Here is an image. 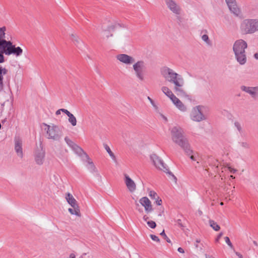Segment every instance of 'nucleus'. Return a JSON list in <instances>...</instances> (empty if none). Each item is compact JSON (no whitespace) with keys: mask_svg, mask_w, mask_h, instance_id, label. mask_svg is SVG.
<instances>
[{"mask_svg":"<svg viewBox=\"0 0 258 258\" xmlns=\"http://www.w3.org/2000/svg\"><path fill=\"white\" fill-rule=\"evenodd\" d=\"M171 134L173 142L180 146L186 155H190L192 153L188 141L183 135L182 128L178 126H174L171 130Z\"/></svg>","mask_w":258,"mask_h":258,"instance_id":"nucleus-1","label":"nucleus"},{"mask_svg":"<svg viewBox=\"0 0 258 258\" xmlns=\"http://www.w3.org/2000/svg\"><path fill=\"white\" fill-rule=\"evenodd\" d=\"M247 48V44L243 39L236 40L233 45V51L235 58L240 65H244L247 61L245 49Z\"/></svg>","mask_w":258,"mask_h":258,"instance_id":"nucleus-2","label":"nucleus"},{"mask_svg":"<svg viewBox=\"0 0 258 258\" xmlns=\"http://www.w3.org/2000/svg\"><path fill=\"white\" fill-rule=\"evenodd\" d=\"M22 53L23 50L20 47H16L11 41H9L8 43L0 48V63L5 61L4 54L7 55L14 54L18 56L21 55Z\"/></svg>","mask_w":258,"mask_h":258,"instance_id":"nucleus-3","label":"nucleus"},{"mask_svg":"<svg viewBox=\"0 0 258 258\" xmlns=\"http://www.w3.org/2000/svg\"><path fill=\"white\" fill-rule=\"evenodd\" d=\"M240 28L244 34L253 33L258 31V19H245L240 24Z\"/></svg>","mask_w":258,"mask_h":258,"instance_id":"nucleus-4","label":"nucleus"},{"mask_svg":"<svg viewBox=\"0 0 258 258\" xmlns=\"http://www.w3.org/2000/svg\"><path fill=\"white\" fill-rule=\"evenodd\" d=\"M169 83L174 85V91L178 96L185 95L186 92L183 89L184 81L180 75L177 74V76L174 77Z\"/></svg>","mask_w":258,"mask_h":258,"instance_id":"nucleus-5","label":"nucleus"},{"mask_svg":"<svg viewBox=\"0 0 258 258\" xmlns=\"http://www.w3.org/2000/svg\"><path fill=\"white\" fill-rule=\"evenodd\" d=\"M150 158L152 161L154 165L157 168L162 170L164 172H166V173L171 175L173 177L174 181H176V177L172 173V172L169 170V169L168 168L166 165L159 156H158L155 154H153L150 156Z\"/></svg>","mask_w":258,"mask_h":258,"instance_id":"nucleus-6","label":"nucleus"},{"mask_svg":"<svg viewBox=\"0 0 258 258\" xmlns=\"http://www.w3.org/2000/svg\"><path fill=\"white\" fill-rule=\"evenodd\" d=\"M47 126L46 133L48 139H52L55 141H58L62 136V132L58 126L56 125L50 126L45 124Z\"/></svg>","mask_w":258,"mask_h":258,"instance_id":"nucleus-7","label":"nucleus"},{"mask_svg":"<svg viewBox=\"0 0 258 258\" xmlns=\"http://www.w3.org/2000/svg\"><path fill=\"white\" fill-rule=\"evenodd\" d=\"M133 67L136 77L140 81H143L144 79V73L146 69L144 61L143 60L138 61L134 63Z\"/></svg>","mask_w":258,"mask_h":258,"instance_id":"nucleus-8","label":"nucleus"},{"mask_svg":"<svg viewBox=\"0 0 258 258\" xmlns=\"http://www.w3.org/2000/svg\"><path fill=\"white\" fill-rule=\"evenodd\" d=\"M202 107L201 106H197L192 109L190 114V117L192 120L200 122L206 119L202 112Z\"/></svg>","mask_w":258,"mask_h":258,"instance_id":"nucleus-9","label":"nucleus"},{"mask_svg":"<svg viewBox=\"0 0 258 258\" xmlns=\"http://www.w3.org/2000/svg\"><path fill=\"white\" fill-rule=\"evenodd\" d=\"M161 74L163 77L168 82H170L174 77L177 76V74L172 69L164 67L161 69Z\"/></svg>","mask_w":258,"mask_h":258,"instance_id":"nucleus-10","label":"nucleus"},{"mask_svg":"<svg viewBox=\"0 0 258 258\" xmlns=\"http://www.w3.org/2000/svg\"><path fill=\"white\" fill-rule=\"evenodd\" d=\"M167 8L176 15H179L181 12V9L179 5L174 0H165Z\"/></svg>","mask_w":258,"mask_h":258,"instance_id":"nucleus-11","label":"nucleus"},{"mask_svg":"<svg viewBox=\"0 0 258 258\" xmlns=\"http://www.w3.org/2000/svg\"><path fill=\"white\" fill-rule=\"evenodd\" d=\"M225 2L231 13L236 17L240 16L241 10L238 7L236 0H225Z\"/></svg>","mask_w":258,"mask_h":258,"instance_id":"nucleus-12","label":"nucleus"},{"mask_svg":"<svg viewBox=\"0 0 258 258\" xmlns=\"http://www.w3.org/2000/svg\"><path fill=\"white\" fill-rule=\"evenodd\" d=\"M240 89L250 95L253 99H258V86L255 87H249L241 86Z\"/></svg>","mask_w":258,"mask_h":258,"instance_id":"nucleus-13","label":"nucleus"},{"mask_svg":"<svg viewBox=\"0 0 258 258\" xmlns=\"http://www.w3.org/2000/svg\"><path fill=\"white\" fill-rule=\"evenodd\" d=\"M116 57L119 61L127 65H130L135 62V59L133 57L126 54H118Z\"/></svg>","mask_w":258,"mask_h":258,"instance_id":"nucleus-14","label":"nucleus"},{"mask_svg":"<svg viewBox=\"0 0 258 258\" xmlns=\"http://www.w3.org/2000/svg\"><path fill=\"white\" fill-rule=\"evenodd\" d=\"M124 182L127 188L131 192H134L136 189V184L130 176L126 174H124Z\"/></svg>","mask_w":258,"mask_h":258,"instance_id":"nucleus-15","label":"nucleus"},{"mask_svg":"<svg viewBox=\"0 0 258 258\" xmlns=\"http://www.w3.org/2000/svg\"><path fill=\"white\" fill-rule=\"evenodd\" d=\"M139 202L143 207H144L145 211L147 213H149L153 211L151 202L147 197H144L142 198L140 200Z\"/></svg>","mask_w":258,"mask_h":258,"instance_id":"nucleus-16","label":"nucleus"},{"mask_svg":"<svg viewBox=\"0 0 258 258\" xmlns=\"http://www.w3.org/2000/svg\"><path fill=\"white\" fill-rule=\"evenodd\" d=\"M45 157V151L42 148L40 149H37L35 153V161L38 165H42L44 161Z\"/></svg>","mask_w":258,"mask_h":258,"instance_id":"nucleus-17","label":"nucleus"},{"mask_svg":"<svg viewBox=\"0 0 258 258\" xmlns=\"http://www.w3.org/2000/svg\"><path fill=\"white\" fill-rule=\"evenodd\" d=\"M15 150L18 156L21 158L23 157L22 141L21 139L16 137L15 138Z\"/></svg>","mask_w":258,"mask_h":258,"instance_id":"nucleus-18","label":"nucleus"},{"mask_svg":"<svg viewBox=\"0 0 258 258\" xmlns=\"http://www.w3.org/2000/svg\"><path fill=\"white\" fill-rule=\"evenodd\" d=\"M71 40L74 44L79 49H81L84 45L83 42L79 37L75 34L72 33L70 35Z\"/></svg>","mask_w":258,"mask_h":258,"instance_id":"nucleus-19","label":"nucleus"},{"mask_svg":"<svg viewBox=\"0 0 258 258\" xmlns=\"http://www.w3.org/2000/svg\"><path fill=\"white\" fill-rule=\"evenodd\" d=\"M66 199L67 202L72 207L77 208L79 207L77 202L74 197L70 193L68 192L66 194Z\"/></svg>","mask_w":258,"mask_h":258,"instance_id":"nucleus-20","label":"nucleus"},{"mask_svg":"<svg viewBox=\"0 0 258 258\" xmlns=\"http://www.w3.org/2000/svg\"><path fill=\"white\" fill-rule=\"evenodd\" d=\"M6 30V28L5 27H3L0 28V48L3 46L5 44L8 42L9 41H7L5 38V31Z\"/></svg>","mask_w":258,"mask_h":258,"instance_id":"nucleus-21","label":"nucleus"},{"mask_svg":"<svg viewBox=\"0 0 258 258\" xmlns=\"http://www.w3.org/2000/svg\"><path fill=\"white\" fill-rule=\"evenodd\" d=\"M8 70L0 66V91L4 88V76L8 73Z\"/></svg>","mask_w":258,"mask_h":258,"instance_id":"nucleus-22","label":"nucleus"},{"mask_svg":"<svg viewBox=\"0 0 258 258\" xmlns=\"http://www.w3.org/2000/svg\"><path fill=\"white\" fill-rule=\"evenodd\" d=\"M72 149L79 156H83V155H84L86 159H88V155L77 144H76Z\"/></svg>","mask_w":258,"mask_h":258,"instance_id":"nucleus-23","label":"nucleus"},{"mask_svg":"<svg viewBox=\"0 0 258 258\" xmlns=\"http://www.w3.org/2000/svg\"><path fill=\"white\" fill-rule=\"evenodd\" d=\"M72 149L79 156H83V155H84L86 159H88V155L77 144H76Z\"/></svg>","mask_w":258,"mask_h":258,"instance_id":"nucleus-24","label":"nucleus"},{"mask_svg":"<svg viewBox=\"0 0 258 258\" xmlns=\"http://www.w3.org/2000/svg\"><path fill=\"white\" fill-rule=\"evenodd\" d=\"M176 22L178 25L182 28L185 29L187 28V25L185 23L184 19L179 15H176Z\"/></svg>","mask_w":258,"mask_h":258,"instance_id":"nucleus-25","label":"nucleus"},{"mask_svg":"<svg viewBox=\"0 0 258 258\" xmlns=\"http://www.w3.org/2000/svg\"><path fill=\"white\" fill-rule=\"evenodd\" d=\"M86 161L88 163V166L87 167L88 169L89 170V171L91 172H97L96 168L94 165L92 161H91V159H90L89 157L88 156V159H86Z\"/></svg>","mask_w":258,"mask_h":258,"instance_id":"nucleus-26","label":"nucleus"},{"mask_svg":"<svg viewBox=\"0 0 258 258\" xmlns=\"http://www.w3.org/2000/svg\"><path fill=\"white\" fill-rule=\"evenodd\" d=\"M161 90L163 93L165 94L167 97L170 98L173 93L166 86H163L161 88Z\"/></svg>","mask_w":258,"mask_h":258,"instance_id":"nucleus-27","label":"nucleus"},{"mask_svg":"<svg viewBox=\"0 0 258 258\" xmlns=\"http://www.w3.org/2000/svg\"><path fill=\"white\" fill-rule=\"evenodd\" d=\"M68 121L71 124V125L73 126H75L77 125V119L76 117L71 113L68 116Z\"/></svg>","mask_w":258,"mask_h":258,"instance_id":"nucleus-28","label":"nucleus"},{"mask_svg":"<svg viewBox=\"0 0 258 258\" xmlns=\"http://www.w3.org/2000/svg\"><path fill=\"white\" fill-rule=\"evenodd\" d=\"M73 209H72V208L69 209L68 210H69V212L72 215H75L77 216L80 217L81 213H80V211L79 207H77V208L76 209V207H73Z\"/></svg>","mask_w":258,"mask_h":258,"instance_id":"nucleus-29","label":"nucleus"},{"mask_svg":"<svg viewBox=\"0 0 258 258\" xmlns=\"http://www.w3.org/2000/svg\"><path fill=\"white\" fill-rule=\"evenodd\" d=\"M174 105L182 111H185L186 110V107L179 99V101L176 102Z\"/></svg>","mask_w":258,"mask_h":258,"instance_id":"nucleus-30","label":"nucleus"},{"mask_svg":"<svg viewBox=\"0 0 258 258\" xmlns=\"http://www.w3.org/2000/svg\"><path fill=\"white\" fill-rule=\"evenodd\" d=\"M209 224L210 226L216 231H219L220 229V226L214 220H210Z\"/></svg>","mask_w":258,"mask_h":258,"instance_id":"nucleus-31","label":"nucleus"},{"mask_svg":"<svg viewBox=\"0 0 258 258\" xmlns=\"http://www.w3.org/2000/svg\"><path fill=\"white\" fill-rule=\"evenodd\" d=\"M104 148L106 150V151L109 154V156L112 159V160H114V161H116V157H115V155H114L113 153L111 151L109 147L106 144H104Z\"/></svg>","mask_w":258,"mask_h":258,"instance_id":"nucleus-32","label":"nucleus"},{"mask_svg":"<svg viewBox=\"0 0 258 258\" xmlns=\"http://www.w3.org/2000/svg\"><path fill=\"white\" fill-rule=\"evenodd\" d=\"M64 141H66L67 145L71 148H72L76 144L73 141L70 140L68 137H65Z\"/></svg>","mask_w":258,"mask_h":258,"instance_id":"nucleus-33","label":"nucleus"},{"mask_svg":"<svg viewBox=\"0 0 258 258\" xmlns=\"http://www.w3.org/2000/svg\"><path fill=\"white\" fill-rule=\"evenodd\" d=\"M234 126L236 127L239 133H242V128L240 122L238 121H235Z\"/></svg>","mask_w":258,"mask_h":258,"instance_id":"nucleus-34","label":"nucleus"},{"mask_svg":"<svg viewBox=\"0 0 258 258\" xmlns=\"http://www.w3.org/2000/svg\"><path fill=\"white\" fill-rule=\"evenodd\" d=\"M117 26L121 27V25L119 24L111 25L110 26H109L107 27V29L106 30H104V31H114L115 30V28Z\"/></svg>","mask_w":258,"mask_h":258,"instance_id":"nucleus-35","label":"nucleus"},{"mask_svg":"<svg viewBox=\"0 0 258 258\" xmlns=\"http://www.w3.org/2000/svg\"><path fill=\"white\" fill-rule=\"evenodd\" d=\"M202 40L205 41L207 44L209 45L211 44V41L209 38V36L207 34H204L202 36Z\"/></svg>","mask_w":258,"mask_h":258,"instance_id":"nucleus-36","label":"nucleus"},{"mask_svg":"<svg viewBox=\"0 0 258 258\" xmlns=\"http://www.w3.org/2000/svg\"><path fill=\"white\" fill-rule=\"evenodd\" d=\"M239 144L244 149H249L250 148L249 144L247 142H239Z\"/></svg>","mask_w":258,"mask_h":258,"instance_id":"nucleus-37","label":"nucleus"},{"mask_svg":"<svg viewBox=\"0 0 258 258\" xmlns=\"http://www.w3.org/2000/svg\"><path fill=\"white\" fill-rule=\"evenodd\" d=\"M149 196L152 199H156V198H158V196L156 192H155L154 191H150L149 192Z\"/></svg>","mask_w":258,"mask_h":258,"instance_id":"nucleus-38","label":"nucleus"},{"mask_svg":"<svg viewBox=\"0 0 258 258\" xmlns=\"http://www.w3.org/2000/svg\"><path fill=\"white\" fill-rule=\"evenodd\" d=\"M224 239H225L226 243L228 245V246L231 248L233 249L234 248L233 245L232 244V243L231 242L229 238L228 237H227V236H226V237H224Z\"/></svg>","mask_w":258,"mask_h":258,"instance_id":"nucleus-39","label":"nucleus"},{"mask_svg":"<svg viewBox=\"0 0 258 258\" xmlns=\"http://www.w3.org/2000/svg\"><path fill=\"white\" fill-rule=\"evenodd\" d=\"M148 225L151 228L154 229L156 227V223L153 221H147Z\"/></svg>","mask_w":258,"mask_h":258,"instance_id":"nucleus-40","label":"nucleus"},{"mask_svg":"<svg viewBox=\"0 0 258 258\" xmlns=\"http://www.w3.org/2000/svg\"><path fill=\"white\" fill-rule=\"evenodd\" d=\"M160 235L161 236H162L166 240V241L168 243H171V240H170V239L167 236V235L165 234V231L164 230H163L162 231V232L160 233Z\"/></svg>","mask_w":258,"mask_h":258,"instance_id":"nucleus-41","label":"nucleus"},{"mask_svg":"<svg viewBox=\"0 0 258 258\" xmlns=\"http://www.w3.org/2000/svg\"><path fill=\"white\" fill-rule=\"evenodd\" d=\"M169 98L174 104H175L176 101H179V99L177 98L174 94H173Z\"/></svg>","mask_w":258,"mask_h":258,"instance_id":"nucleus-42","label":"nucleus"},{"mask_svg":"<svg viewBox=\"0 0 258 258\" xmlns=\"http://www.w3.org/2000/svg\"><path fill=\"white\" fill-rule=\"evenodd\" d=\"M169 98L174 104H175L176 101H179V99L177 98L174 94H173Z\"/></svg>","mask_w":258,"mask_h":258,"instance_id":"nucleus-43","label":"nucleus"},{"mask_svg":"<svg viewBox=\"0 0 258 258\" xmlns=\"http://www.w3.org/2000/svg\"><path fill=\"white\" fill-rule=\"evenodd\" d=\"M151 238L154 240V241H155L156 242H160V239L159 238H158V237H157V236H156L155 235H153V234H151L150 235Z\"/></svg>","mask_w":258,"mask_h":258,"instance_id":"nucleus-44","label":"nucleus"},{"mask_svg":"<svg viewBox=\"0 0 258 258\" xmlns=\"http://www.w3.org/2000/svg\"><path fill=\"white\" fill-rule=\"evenodd\" d=\"M176 222L177 225L181 227L182 229H183L185 227V226L182 223L181 220L180 219H178Z\"/></svg>","mask_w":258,"mask_h":258,"instance_id":"nucleus-45","label":"nucleus"},{"mask_svg":"<svg viewBox=\"0 0 258 258\" xmlns=\"http://www.w3.org/2000/svg\"><path fill=\"white\" fill-rule=\"evenodd\" d=\"M135 205H136V209L140 213H142L143 212V210L142 209L140 208V205L139 203H138L137 202H135Z\"/></svg>","mask_w":258,"mask_h":258,"instance_id":"nucleus-46","label":"nucleus"},{"mask_svg":"<svg viewBox=\"0 0 258 258\" xmlns=\"http://www.w3.org/2000/svg\"><path fill=\"white\" fill-rule=\"evenodd\" d=\"M135 205H136V209L140 213H142L143 212V210L142 209L140 208V205L139 203H138L137 202H135Z\"/></svg>","mask_w":258,"mask_h":258,"instance_id":"nucleus-47","label":"nucleus"},{"mask_svg":"<svg viewBox=\"0 0 258 258\" xmlns=\"http://www.w3.org/2000/svg\"><path fill=\"white\" fill-rule=\"evenodd\" d=\"M156 201H155V203H156V204L157 205H161L162 204V200L159 199V197H158V198H156V199H155Z\"/></svg>","mask_w":258,"mask_h":258,"instance_id":"nucleus-48","label":"nucleus"},{"mask_svg":"<svg viewBox=\"0 0 258 258\" xmlns=\"http://www.w3.org/2000/svg\"><path fill=\"white\" fill-rule=\"evenodd\" d=\"M223 235V233L222 232H220L218 235V236H217L216 239H215V241L216 242H218L220 239L221 238V237H222V236Z\"/></svg>","mask_w":258,"mask_h":258,"instance_id":"nucleus-49","label":"nucleus"},{"mask_svg":"<svg viewBox=\"0 0 258 258\" xmlns=\"http://www.w3.org/2000/svg\"><path fill=\"white\" fill-rule=\"evenodd\" d=\"M228 168L229 170V171L231 172V173H235L236 171H237V170L234 169V168H232L230 166H228Z\"/></svg>","mask_w":258,"mask_h":258,"instance_id":"nucleus-50","label":"nucleus"},{"mask_svg":"<svg viewBox=\"0 0 258 258\" xmlns=\"http://www.w3.org/2000/svg\"><path fill=\"white\" fill-rule=\"evenodd\" d=\"M62 112L64 113L68 116L71 113L67 109H63V108L62 109Z\"/></svg>","mask_w":258,"mask_h":258,"instance_id":"nucleus-51","label":"nucleus"},{"mask_svg":"<svg viewBox=\"0 0 258 258\" xmlns=\"http://www.w3.org/2000/svg\"><path fill=\"white\" fill-rule=\"evenodd\" d=\"M234 252H235V254H236V255H237L239 258H243V256H242V254H241L240 253H239V252H237V251H234Z\"/></svg>","mask_w":258,"mask_h":258,"instance_id":"nucleus-52","label":"nucleus"},{"mask_svg":"<svg viewBox=\"0 0 258 258\" xmlns=\"http://www.w3.org/2000/svg\"><path fill=\"white\" fill-rule=\"evenodd\" d=\"M143 218L145 221H146L147 222V221H148V220L149 219V218L148 216L145 215L143 216Z\"/></svg>","mask_w":258,"mask_h":258,"instance_id":"nucleus-53","label":"nucleus"},{"mask_svg":"<svg viewBox=\"0 0 258 258\" xmlns=\"http://www.w3.org/2000/svg\"><path fill=\"white\" fill-rule=\"evenodd\" d=\"M178 251L180 252V253H183L184 252V251L183 250V249L181 247H179L177 249Z\"/></svg>","mask_w":258,"mask_h":258,"instance_id":"nucleus-54","label":"nucleus"},{"mask_svg":"<svg viewBox=\"0 0 258 258\" xmlns=\"http://www.w3.org/2000/svg\"><path fill=\"white\" fill-rule=\"evenodd\" d=\"M61 111L62 112V109H59L58 110H57L56 112H55V114L56 115H59L60 114V112Z\"/></svg>","mask_w":258,"mask_h":258,"instance_id":"nucleus-55","label":"nucleus"},{"mask_svg":"<svg viewBox=\"0 0 258 258\" xmlns=\"http://www.w3.org/2000/svg\"><path fill=\"white\" fill-rule=\"evenodd\" d=\"M190 158L192 160H194V161H196L197 160V159L196 158V157H195V156L194 155H191L190 156Z\"/></svg>","mask_w":258,"mask_h":258,"instance_id":"nucleus-56","label":"nucleus"},{"mask_svg":"<svg viewBox=\"0 0 258 258\" xmlns=\"http://www.w3.org/2000/svg\"><path fill=\"white\" fill-rule=\"evenodd\" d=\"M253 56L255 59H258V53H254Z\"/></svg>","mask_w":258,"mask_h":258,"instance_id":"nucleus-57","label":"nucleus"},{"mask_svg":"<svg viewBox=\"0 0 258 258\" xmlns=\"http://www.w3.org/2000/svg\"><path fill=\"white\" fill-rule=\"evenodd\" d=\"M70 258H76V256L74 253H71L70 255Z\"/></svg>","mask_w":258,"mask_h":258,"instance_id":"nucleus-58","label":"nucleus"},{"mask_svg":"<svg viewBox=\"0 0 258 258\" xmlns=\"http://www.w3.org/2000/svg\"><path fill=\"white\" fill-rule=\"evenodd\" d=\"M205 255H206V258H215L212 255H208L207 254H206Z\"/></svg>","mask_w":258,"mask_h":258,"instance_id":"nucleus-59","label":"nucleus"},{"mask_svg":"<svg viewBox=\"0 0 258 258\" xmlns=\"http://www.w3.org/2000/svg\"><path fill=\"white\" fill-rule=\"evenodd\" d=\"M148 99L150 100V101L151 103V104L153 105L154 104V101H153V100L150 97H148Z\"/></svg>","mask_w":258,"mask_h":258,"instance_id":"nucleus-60","label":"nucleus"},{"mask_svg":"<svg viewBox=\"0 0 258 258\" xmlns=\"http://www.w3.org/2000/svg\"><path fill=\"white\" fill-rule=\"evenodd\" d=\"M253 243L255 245V246H257V243L256 242V241H253Z\"/></svg>","mask_w":258,"mask_h":258,"instance_id":"nucleus-61","label":"nucleus"},{"mask_svg":"<svg viewBox=\"0 0 258 258\" xmlns=\"http://www.w3.org/2000/svg\"><path fill=\"white\" fill-rule=\"evenodd\" d=\"M200 241H201V240H200V239H197V240H196V242H197V243H200Z\"/></svg>","mask_w":258,"mask_h":258,"instance_id":"nucleus-62","label":"nucleus"},{"mask_svg":"<svg viewBox=\"0 0 258 258\" xmlns=\"http://www.w3.org/2000/svg\"><path fill=\"white\" fill-rule=\"evenodd\" d=\"M230 178H232V179H234L235 178V176H234L233 175H230Z\"/></svg>","mask_w":258,"mask_h":258,"instance_id":"nucleus-63","label":"nucleus"},{"mask_svg":"<svg viewBox=\"0 0 258 258\" xmlns=\"http://www.w3.org/2000/svg\"><path fill=\"white\" fill-rule=\"evenodd\" d=\"M199 213L200 215H201L202 214V212L200 210L199 211Z\"/></svg>","mask_w":258,"mask_h":258,"instance_id":"nucleus-64","label":"nucleus"}]
</instances>
